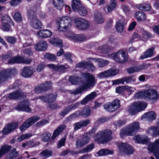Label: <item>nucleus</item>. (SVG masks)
I'll return each instance as SVG.
<instances>
[{
  "mask_svg": "<svg viewBox=\"0 0 159 159\" xmlns=\"http://www.w3.org/2000/svg\"><path fill=\"white\" fill-rule=\"evenodd\" d=\"M20 96L23 98L26 97V95L20 90L16 91L8 95V97L10 99H16Z\"/></svg>",
  "mask_w": 159,
  "mask_h": 159,
  "instance_id": "26",
  "label": "nucleus"
},
{
  "mask_svg": "<svg viewBox=\"0 0 159 159\" xmlns=\"http://www.w3.org/2000/svg\"><path fill=\"white\" fill-rule=\"evenodd\" d=\"M134 140L136 143H146L149 140V138L145 135H137L133 137Z\"/></svg>",
  "mask_w": 159,
  "mask_h": 159,
  "instance_id": "22",
  "label": "nucleus"
},
{
  "mask_svg": "<svg viewBox=\"0 0 159 159\" xmlns=\"http://www.w3.org/2000/svg\"><path fill=\"white\" fill-rule=\"evenodd\" d=\"M91 133H85L83 134L80 139H78L76 141V146L77 148H82L89 142Z\"/></svg>",
  "mask_w": 159,
  "mask_h": 159,
  "instance_id": "7",
  "label": "nucleus"
},
{
  "mask_svg": "<svg viewBox=\"0 0 159 159\" xmlns=\"http://www.w3.org/2000/svg\"><path fill=\"white\" fill-rule=\"evenodd\" d=\"M40 154L41 156L44 158H46L51 156L52 154V152L50 150H46L42 152Z\"/></svg>",
  "mask_w": 159,
  "mask_h": 159,
  "instance_id": "53",
  "label": "nucleus"
},
{
  "mask_svg": "<svg viewBox=\"0 0 159 159\" xmlns=\"http://www.w3.org/2000/svg\"><path fill=\"white\" fill-rule=\"evenodd\" d=\"M94 139L95 141L98 143H104L102 131L99 132L95 135L94 136Z\"/></svg>",
  "mask_w": 159,
  "mask_h": 159,
  "instance_id": "41",
  "label": "nucleus"
},
{
  "mask_svg": "<svg viewBox=\"0 0 159 159\" xmlns=\"http://www.w3.org/2000/svg\"><path fill=\"white\" fill-rule=\"evenodd\" d=\"M29 104L28 101L22 102L16 107V109L18 111L30 112L31 111V109L29 107Z\"/></svg>",
  "mask_w": 159,
  "mask_h": 159,
  "instance_id": "14",
  "label": "nucleus"
},
{
  "mask_svg": "<svg viewBox=\"0 0 159 159\" xmlns=\"http://www.w3.org/2000/svg\"><path fill=\"white\" fill-rule=\"evenodd\" d=\"M6 125L9 127V129H10L11 132L17 127L18 124L16 122H12L11 123H8Z\"/></svg>",
  "mask_w": 159,
  "mask_h": 159,
  "instance_id": "56",
  "label": "nucleus"
},
{
  "mask_svg": "<svg viewBox=\"0 0 159 159\" xmlns=\"http://www.w3.org/2000/svg\"><path fill=\"white\" fill-rule=\"evenodd\" d=\"M82 6L81 1L80 0H72L71 7L75 12L77 11Z\"/></svg>",
  "mask_w": 159,
  "mask_h": 159,
  "instance_id": "30",
  "label": "nucleus"
},
{
  "mask_svg": "<svg viewBox=\"0 0 159 159\" xmlns=\"http://www.w3.org/2000/svg\"><path fill=\"white\" fill-rule=\"evenodd\" d=\"M48 67L51 68L54 70L61 71L65 69V67L63 65H55L52 64H48L47 65Z\"/></svg>",
  "mask_w": 159,
  "mask_h": 159,
  "instance_id": "40",
  "label": "nucleus"
},
{
  "mask_svg": "<svg viewBox=\"0 0 159 159\" xmlns=\"http://www.w3.org/2000/svg\"><path fill=\"white\" fill-rule=\"evenodd\" d=\"M90 113V109L89 107H87L84 108L79 113H78V112L76 111L75 112V114H73L71 115L69 117V118H75L77 116L76 115H79L85 117H87L89 115Z\"/></svg>",
  "mask_w": 159,
  "mask_h": 159,
  "instance_id": "17",
  "label": "nucleus"
},
{
  "mask_svg": "<svg viewBox=\"0 0 159 159\" xmlns=\"http://www.w3.org/2000/svg\"><path fill=\"white\" fill-rule=\"evenodd\" d=\"M12 73L10 69H7L2 70L0 73V82L5 81L9 78Z\"/></svg>",
  "mask_w": 159,
  "mask_h": 159,
  "instance_id": "21",
  "label": "nucleus"
},
{
  "mask_svg": "<svg viewBox=\"0 0 159 159\" xmlns=\"http://www.w3.org/2000/svg\"><path fill=\"white\" fill-rule=\"evenodd\" d=\"M121 9L125 14H127L129 13L130 9L128 6L124 4L122 5Z\"/></svg>",
  "mask_w": 159,
  "mask_h": 159,
  "instance_id": "64",
  "label": "nucleus"
},
{
  "mask_svg": "<svg viewBox=\"0 0 159 159\" xmlns=\"http://www.w3.org/2000/svg\"><path fill=\"white\" fill-rule=\"evenodd\" d=\"M33 135L31 133H27L24 134L20 136L17 139V140L19 142H20L24 140L31 137Z\"/></svg>",
  "mask_w": 159,
  "mask_h": 159,
  "instance_id": "54",
  "label": "nucleus"
},
{
  "mask_svg": "<svg viewBox=\"0 0 159 159\" xmlns=\"http://www.w3.org/2000/svg\"><path fill=\"white\" fill-rule=\"evenodd\" d=\"M104 143L110 141L112 139V132L110 130H106L102 131Z\"/></svg>",
  "mask_w": 159,
  "mask_h": 159,
  "instance_id": "28",
  "label": "nucleus"
},
{
  "mask_svg": "<svg viewBox=\"0 0 159 159\" xmlns=\"http://www.w3.org/2000/svg\"><path fill=\"white\" fill-rule=\"evenodd\" d=\"M2 30L6 31H12V30L9 25V23H7L2 24L1 27Z\"/></svg>",
  "mask_w": 159,
  "mask_h": 159,
  "instance_id": "61",
  "label": "nucleus"
},
{
  "mask_svg": "<svg viewBox=\"0 0 159 159\" xmlns=\"http://www.w3.org/2000/svg\"><path fill=\"white\" fill-rule=\"evenodd\" d=\"M94 148V144H91L80 150V152L82 153L88 152H90Z\"/></svg>",
  "mask_w": 159,
  "mask_h": 159,
  "instance_id": "50",
  "label": "nucleus"
},
{
  "mask_svg": "<svg viewBox=\"0 0 159 159\" xmlns=\"http://www.w3.org/2000/svg\"><path fill=\"white\" fill-rule=\"evenodd\" d=\"M118 149L120 153L127 155L132 154L134 152L133 148L126 143H122L119 145Z\"/></svg>",
  "mask_w": 159,
  "mask_h": 159,
  "instance_id": "10",
  "label": "nucleus"
},
{
  "mask_svg": "<svg viewBox=\"0 0 159 159\" xmlns=\"http://www.w3.org/2000/svg\"><path fill=\"white\" fill-rule=\"evenodd\" d=\"M147 133L149 135L153 136L159 135V127L157 126H151L146 131Z\"/></svg>",
  "mask_w": 159,
  "mask_h": 159,
  "instance_id": "24",
  "label": "nucleus"
},
{
  "mask_svg": "<svg viewBox=\"0 0 159 159\" xmlns=\"http://www.w3.org/2000/svg\"><path fill=\"white\" fill-rule=\"evenodd\" d=\"M13 18L17 22H21L22 21V16L20 13L18 11L15 13L13 16Z\"/></svg>",
  "mask_w": 159,
  "mask_h": 159,
  "instance_id": "58",
  "label": "nucleus"
},
{
  "mask_svg": "<svg viewBox=\"0 0 159 159\" xmlns=\"http://www.w3.org/2000/svg\"><path fill=\"white\" fill-rule=\"evenodd\" d=\"M65 125H62L59 126L54 132L51 139L54 140L65 128Z\"/></svg>",
  "mask_w": 159,
  "mask_h": 159,
  "instance_id": "38",
  "label": "nucleus"
},
{
  "mask_svg": "<svg viewBox=\"0 0 159 159\" xmlns=\"http://www.w3.org/2000/svg\"><path fill=\"white\" fill-rule=\"evenodd\" d=\"M154 47H151L148 49L144 53V54L140 57L141 59H144L148 57H151L153 56V51Z\"/></svg>",
  "mask_w": 159,
  "mask_h": 159,
  "instance_id": "36",
  "label": "nucleus"
},
{
  "mask_svg": "<svg viewBox=\"0 0 159 159\" xmlns=\"http://www.w3.org/2000/svg\"><path fill=\"white\" fill-rule=\"evenodd\" d=\"M156 117L155 113L152 111L145 113L141 117V119L143 121H152L155 119Z\"/></svg>",
  "mask_w": 159,
  "mask_h": 159,
  "instance_id": "20",
  "label": "nucleus"
},
{
  "mask_svg": "<svg viewBox=\"0 0 159 159\" xmlns=\"http://www.w3.org/2000/svg\"><path fill=\"white\" fill-rule=\"evenodd\" d=\"M76 67L80 68H90L91 70L93 71L95 69V67L91 63H88L85 62H80L76 65Z\"/></svg>",
  "mask_w": 159,
  "mask_h": 159,
  "instance_id": "25",
  "label": "nucleus"
},
{
  "mask_svg": "<svg viewBox=\"0 0 159 159\" xmlns=\"http://www.w3.org/2000/svg\"><path fill=\"white\" fill-rule=\"evenodd\" d=\"M39 119V117L38 116H34L27 119L20 127V130L22 131L25 130Z\"/></svg>",
  "mask_w": 159,
  "mask_h": 159,
  "instance_id": "9",
  "label": "nucleus"
},
{
  "mask_svg": "<svg viewBox=\"0 0 159 159\" xmlns=\"http://www.w3.org/2000/svg\"><path fill=\"white\" fill-rule=\"evenodd\" d=\"M44 57L51 61H54L56 58V56L53 54L46 53L44 55Z\"/></svg>",
  "mask_w": 159,
  "mask_h": 159,
  "instance_id": "60",
  "label": "nucleus"
},
{
  "mask_svg": "<svg viewBox=\"0 0 159 159\" xmlns=\"http://www.w3.org/2000/svg\"><path fill=\"white\" fill-rule=\"evenodd\" d=\"M97 96V94L95 92H93L90 94L87 95L81 102L82 104H85L89 101L93 99Z\"/></svg>",
  "mask_w": 159,
  "mask_h": 159,
  "instance_id": "32",
  "label": "nucleus"
},
{
  "mask_svg": "<svg viewBox=\"0 0 159 159\" xmlns=\"http://www.w3.org/2000/svg\"><path fill=\"white\" fill-rule=\"evenodd\" d=\"M6 125L9 127V129H10L11 132L17 127L18 124L16 122H12L11 123H8Z\"/></svg>",
  "mask_w": 159,
  "mask_h": 159,
  "instance_id": "57",
  "label": "nucleus"
},
{
  "mask_svg": "<svg viewBox=\"0 0 159 159\" xmlns=\"http://www.w3.org/2000/svg\"><path fill=\"white\" fill-rule=\"evenodd\" d=\"M51 135V133L46 132L41 134V138L43 142H47L50 139Z\"/></svg>",
  "mask_w": 159,
  "mask_h": 159,
  "instance_id": "52",
  "label": "nucleus"
},
{
  "mask_svg": "<svg viewBox=\"0 0 159 159\" xmlns=\"http://www.w3.org/2000/svg\"><path fill=\"white\" fill-rule=\"evenodd\" d=\"M94 19L95 21L97 23H102L104 20V17L101 14L97 11H96L94 13Z\"/></svg>",
  "mask_w": 159,
  "mask_h": 159,
  "instance_id": "33",
  "label": "nucleus"
},
{
  "mask_svg": "<svg viewBox=\"0 0 159 159\" xmlns=\"http://www.w3.org/2000/svg\"><path fill=\"white\" fill-rule=\"evenodd\" d=\"M140 129V124L138 122H134L122 128L120 131V136L123 138L126 135L132 136Z\"/></svg>",
  "mask_w": 159,
  "mask_h": 159,
  "instance_id": "2",
  "label": "nucleus"
},
{
  "mask_svg": "<svg viewBox=\"0 0 159 159\" xmlns=\"http://www.w3.org/2000/svg\"><path fill=\"white\" fill-rule=\"evenodd\" d=\"M34 72V70L32 67H25L22 70L21 74L24 77L27 78L31 76Z\"/></svg>",
  "mask_w": 159,
  "mask_h": 159,
  "instance_id": "23",
  "label": "nucleus"
},
{
  "mask_svg": "<svg viewBox=\"0 0 159 159\" xmlns=\"http://www.w3.org/2000/svg\"><path fill=\"white\" fill-rule=\"evenodd\" d=\"M113 59L116 62L122 63L126 61L128 59V57L123 51H119L116 53L112 54L111 55Z\"/></svg>",
  "mask_w": 159,
  "mask_h": 159,
  "instance_id": "6",
  "label": "nucleus"
},
{
  "mask_svg": "<svg viewBox=\"0 0 159 159\" xmlns=\"http://www.w3.org/2000/svg\"><path fill=\"white\" fill-rule=\"evenodd\" d=\"M136 7L140 10L146 11H150L151 9V6L149 3H146L145 2L137 4Z\"/></svg>",
  "mask_w": 159,
  "mask_h": 159,
  "instance_id": "34",
  "label": "nucleus"
},
{
  "mask_svg": "<svg viewBox=\"0 0 159 159\" xmlns=\"http://www.w3.org/2000/svg\"><path fill=\"white\" fill-rule=\"evenodd\" d=\"M123 84L125 82L126 84H129L134 83L136 81V79L134 76H128L123 78Z\"/></svg>",
  "mask_w": 159,
  "mask_h": 159,
  "instance_id": "47",
  "label": "nucleus"
},
{
  "mask_svg": "<svg viewBox=\"0 0 159 159\" xmlns=\"http://www.w3.org/2000/svg\"><path fill=\"white\" fill-rule=\"evenodd\" d=\"M90 123L89 120H87L81 121L74 124V130L75 131L78 130L82 127H85Z\"/></svg>",
  "mask_w": 159,
  "mask_h": 159,
  "instance_id": "31",
  "label": "nucleus"
},
{
  "mask_svg": "<svg viewBox=\"0 0 159 159\" xmlns=\"http://www.w3.org/2000/svg\"><path fill=\"white\" fill-rule=\"evenodd\" d=\"M58 30L61 31H64L69 29L71 26V19L67 16H62L57 20Z\"/></svg>",
  "mask_w": 159,
  "mask_h": 159,
  "instance_id": "3",
  "label": "nucleus"
},
{
  "mask_svg": "<svg viewBox=\"0 0 159 159\" xmlns=\"http://www.w3.org/2000/svg\"><path fill=\"white\" fill-rule=\"evenodd\" d=\"M47 48V43L45 41H39L35 46V49L37 51H43L45 50Z\"/></svg>",
  "mask_w": 159,
  "mask_h": 159,
  "instance_id": "27",
  "label": "nucleus"
},
{
  "mask_svg": "<svg viewBox=\"0 0 159 159\" xmlns=\"http://www.w3.org/2000/svg\"><path fill=\"white\" fill-rule=\"evenodd\" d=\"M49 41L51 44L54 46L59 47H61L62 46L61 40L58 38H51L49 39Z\"/></svg>",
  "mask_w": 159,
  "mask_h": 159,
  "instance_id": "37",
  "label": "nucleus"
},
{
  "mask_svg": "<svg viewBox=\"0 0 159 159\" xmlns=\"http://www.w3.org/2000/svg\"><path fill=\"white\" fill-rule=\"evenodd\" d=\"M124 21L122 20H118L116 25V29L117 31L121 33L124 29Z\"/></svg>",
  "mask_w": 159,
  "mask_h": 159,
  "instance_id": "35",
  "label": "nucleus"
},
{
  "mask_svg": "<svg viewBox=\"0 0 159 159\" xmlns=\"http://www.w3.org/2000/svg\"><path fill=\"white\" fill-rule=\"evenodd\" d=\"M53 4L58 10H61L63 8V0H53Z\"/></svg>",
  "mask_w": 159,
  "mask_h": 159,
  "instance_id": "43",
  "label": "nucleus"
},
{
  "mask_svg": "<svg viewBox=\"0 0 159 159\" xmlns=\"http://www.w3.org/2000/svg\"><path fill=\"white\" fill-rule=\"evenodd\" d=\"M117 3V0H111L110 4L107 7L108 11L109 12H110L114 9L116 7Z\"/></svg>",
  "mask_w": 159,
  "mask_h": 159,
  "instance_id": "49",
  "label": "nucleus"
},
{
  "mask_svg": "<svg viewBox=\"0 0 159 159\" xmlns=\"http://www.w3.org/2000/svg\"><path fill=\"white\" fill-rule=\"evenodd\" d=\"M19 153L16 151V148H13L11 152L9 153L7 156L6 159H13L17 157Z\"/></svg>",
  "mask_w": 159,
  "mask_h": 159,
  "instance_id": "45",
  "label": "nucleus"
},
{
  "mask_svg": "<svg viewBox=\"0 0 159 159\" xmlns=\"http://www.w3.org/2000/svg\"><path fill=\"white\" fill-rule=\"evenodd\" d=\"M113 153V151L112 150L107 149H101L98 151L97 154L99 156H104L108 154H112Z\"/></svg>",
  "mask_w": 159,
  "mask_h": 159,
  "instance_id": "51",
  "label": "nucleus"
},
{
  "mask_svg": "<svg viewBox=\"0 0 159 159\" xmlns=\"http://www.w3.org/2000/svg\"><path fill=\"white\" fill-rule=\"evenodd\" d=\"M30 59H26L19 56H16L12 58L8 61V63L10 64L14 63H22L25 64H29L31 61Z\"/></svg>",
  "mask_w": 159,
  "mask_h": 159,
  "instance_id": "13",
  "label": "nucleus"
},
{
  "mask_svg": "<svg viewBox=\"0 0 159 159\" xmlns=\"http://www.w3.org/2000/svg\"><path fill=\"white\" fill-rule=\"evenodd\" d=\"M57 97V95L56 94L53 95L50 94L49 95L48 97H46V98H49V99L48 101V105L49 107L53 109H56L59 107V106L57 105V104H51L50 102L51 101V102L52 101H54L55 100L56 98Z\"/></svg>",
  "mask_w": 159,
  "mask_h": 159,
  "instance_id": "29",
  "label": "nucleus"
},
{
  "mask_svg": "<svg viewBox=\"0 0 159 159\" xmlns=\"http://www.w3.org/2000/svg\"><path fill=\"white\" fill-rule=\"evenodd\" d=\"M80 104L79 103H75L74 105L72 107H69L66 108L63 111L61 112L60 115L62 116H64L69 111H70L72 109L76 107V106Z\"/></svg>",
  "mask_w": 159,
  "mask_h": 159,
  "instance_id": "44",
  "label": "nucleus"
},
{
  "mask_svg": "<svg viewBox=\"0 0 159 159\" xmlns=\"http://www.w3.org/2000/svg\"><path fill=\"white\" fill-rule=\"evenodd\" d=\"M11 147L8 145H3L0 151L3 153L4 154L8 152L11 149Z\"/></svg>",
  "mask_w": 159,
  "mask_h": 159,
  "instance_id": "59",
  "label": "nucleus"
},
{
  "mask_svg": "<svg viewBox=\"0 0 159 159\" xmlns=\"http://www.w3.org/2000/svg\"><path fill=\"white\" fill-rule=\"evenodd\" d=\"M148 150L153 152L155 157L159 159V140H156L153 143H150L148 145Z\"/></svg>",
  "mask_w": 159,
  "mask_h": 159,
  "instance_id": "11",
  "label": "nucleus"
},
{
  "mask_svg": "<svg viewBox=\"0 0 159 159\" xmlns=\"http://www.w3.org/2000/svg\"><path fill=\"white\" fill-rule=\"evenodd\" d=\"M142 98L152 103L156 102L158 98V94L154 89L151 88L145 90L141 93Z\"/></svg>",
  "mask_w": 159,
  "mask_h": 159,
  "instance_id": "4",
  "label": "nucleus"
},
{
  "mask_svg": "<svg viewBox=\"0 0 159 159\" xmlns=\"http://www.w3.org/2000/svg\"><path fill=\"white\" fill-rule=\"evenodd\" d=\"M118 72V70L115 69H110L99 74L98 77L101 78L113 76L116 74Z\"/></svg>",
  "mask_w": 159,
  "mask_h": 159,
  "instance_id": "15",
  "label": "nucleus"
},
{
  "mask_svg": "<svg viewBox=\"0 0 159 159\" xmlns=\"http://www.w3.org/2000/svg\"><path fill=\"white\" fill-rule=\"evenodd\" d=\"M38 37L43 38L50 37L52 34V32L47 29L42 30H39L37 33Z\"/></svg>",
  "mask_w": 159,
  "mask_h": 159,
  "instance_id": "19",
  "label": "nucleus"
},
{
  "mask_svg": "<svg viewBox=\"0 0 159 159\" xmlns=\"http://www.w3.org/2000/svg\"><path fill=\"white\" fill-rule=\"evenodd\" d=\"M135 15L136 19L139 21L145 20L146 17L145 13L142 11H137Z\"/></svg>",
  "mask_w": 159,
  "mask_h": 159,
  "instance_id": "42",
  "label": "nucleus"
},
{
  "mask_svg": "<svg viewBox=\"0 0 159 159\" xmlns=\"http://www.w3.org/2000/svg\"><path fill=\"white\" fill-rule=\"evenodd\" d=\"M75 12L77 13L81 16H84L87 15L88 11L86 7L82 6L80 9H79Z\"/></svg>",
  "mask_w": 159,
  "mask_h": 159,
  "instance_id": "46",
  "label": "nucleus"
},
{
  "mask_svg": "<svg viewBox=\"0 0 159 159\" xmlns=\"http://www.w3.org/2000/svg\"><path fill=\"white\" fill-rule=\"evenodd\" d=\"M74 21L76 27L80 30H85L90 25L88 20L80 17L75 18Z\"/></svg>",
  "mask_w": 159,
  "mask_h": 159,
  "instance_id": "8",
  "label": "nucleus"
},
{
  "mask_svg": "<svg viewBox=\"0 0 159 159\" xmlns=\"http://www.w3.org/2000/svg\"><path fill=\"white\" fill-rule=\"evenodd\" d=\"M139 71V69L135 67H130L127 69L128 73L129 74H132Z\"/></svg>",
  "mask_w": 159,
  "mask_h": 159,
  "instance_id": "62",
  "label": "nucleus"
},
{
  "mask_svg": "<svg viewBox=\"0 0 159 159\" xmlns=\"http://www.w3.org/2000/svg\"><path fill=\"white\" fill-rule=\"evenodd\" d=\"M83 76L86 80L83 83V85L78 88L73 92V93L77 94L83 93L87 89H90L94 85L95 83L94 77L89 73H84Z\"/></svg>",
  "mask_w": 159,
  "mask_h": 159,
  "instance_id": "1",
  "label": "nucleus"
},
{
  "mask_svg": "<svg viewBox=\"0 0 159 159\" xmlns=\"http://www.w3.org/2000/svg\"><path fill=\"white\" fill-rule=\"evenodd\" d=\"M120 106V101L115 100L110 104H106L104 105V108L107 111L112 112L117 110Z\"/></svg>",
  "mask_w": 159,
  "mask_h": 159,
  "instance_id": "12",
  "label": "nucleus"
},
{
  "mask_svg": "<svg viewBox=\"0 0 159 159\" xmlns=\"http://www.w3.org/2000/svg\"><path fill=\"white\" fill-rule=\"evenodd\" d=\"M11 20L10 16L8 15H6L2 17V24L7 23H10L11 22Z\"/></svg>",
  "mask_w": 159,
  "mask_h": 159,
  "instance_id": "55",
  "label": "nucleus"
},
{
  "mask_svg": "<svg viewBox=\"0 0 159 159\" xmlns=\"http://www.w3.org/2000/svg\"><path fill=\"white\" fill-rule=\"evenodd\" d=\"M80 80V78L78 76H72L69 78V81L73 84H77Z\"/></svg>",
  "mask_w": 159,
  "mask_h": 159,
  "instance_id": "48",
  "label": "nucleus"
},
{
  "mask_svg": "<svg viewBox=\"0 0 159 159\" xmlns=\"http://www.w3.org/2000/svg\"><path fill=\"white\" fill-rule=\"evenodd\" d=\"M30 24L31 27L36 30L42 28L43 25L40 20L36 17L32 18Z\"/></svg>",
  "mask_w": 159,
  "mask_h": 159,
  "instance_id": "18",
  "label": "nucleus"
},
{
  "mask_svg": "<svg viewBox=\"0 0 159 159\" xmlns=\"http://www.w3.org/2000/svg\"><path fill=\"white\" fill-rule=\"evenodd\" d=\"M92 60L93 61H95L97 63L98 67H101L106 66L108 63V61L107 60L100 58L98 59H92Z\"/></svg>",
  "mask_w": 159,
  "mask_h": 159,
  "instance_id": "39",
  "label": "nucleus"
},
{
  "mask_svg": "<svg viewBox=\"0 0 159 159\" xmlns=\"http://www.w3.org/2000/svg\"><path fill=\"white\" fill-rule=\"evenodd\" d=\"M124 87L125 90L129 93L134 92L136 90L135 88L128 85L125 86Z\"/></svg>",
  "mask_w": 159,
  "mask_h": 159,
  "instance_id": "63",
  "label": "nucleus"
},
{
  "mask_svg": "<svg viewBox=\"0 0 159 159\" xmlns=\"http://www.w3.org/2000/svg\"><path fill=\"white\" fill-rule=\"evenodd\" d=\"M66 35L69 39L74 41H83L86 39L85 36L83 34H75L71 32L68 33Z\"/></svg>",
  "mask_w": 159,
  "mask_h": 159,
  "instance_id": "16",
  "label": "nucleus"
},
{
  "mask_svg": "<svg viewBox=\"0 0 159 159\" xmlns=\"http://www.w3.org/2000/svg\"><path fill=\"white\" fill-rule=\"evenodd\" d=\"M145 102H138L133 103L128 108V112L131 115H135L139 112L143 110L147 106Z\"/></svg>",
  "mask_w": 159,
  "mask_h": 159,
  "instance_id": "5",
  "label": "nucleus"
}]
</instances>
